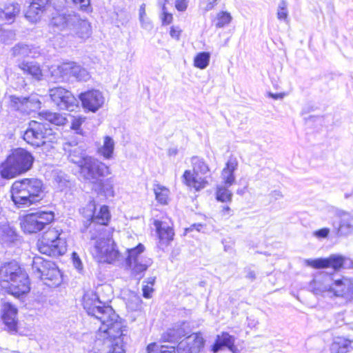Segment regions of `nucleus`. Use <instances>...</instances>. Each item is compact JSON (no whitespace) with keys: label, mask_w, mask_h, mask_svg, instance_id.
I'll return each mask as SVG.
<instances>
[{"label":"nucleus","mask_w":353,"mask_h":353,"mask_svg":"<svg viewBox=\"0 0 353 353\" xmlns=\"http://www.w3.org/2000/svg\"><path fill=\"white\" fill-rule=\"evenodd\" d=\"M83 308L89 315L99 319L100 326L97 338L103 341L104 345L110 353H124L125 339L127 336L123 334L122 325L118 321V316L113 309L101 301L96 292H86L83 297Z\"/></svg>","instance_id":"1"},{"label":"nucleus","mask_w":353,"mask_h":353,"mask_svg":"<svg viewBox=\"0 0 353 353\" xmlns=\"http://www.w3.org/2000/svg\"><path fill=\"white\" fill-rule=\"evenodd\" d=\"M310 289L317 296L342 298L353 301V278L342 276L334 279L326 274H319L310 283Z\"/></svg>","instance_id":"2"},{"label":"nucleus","mask_w":353,"mask_h":353,"mask_svg":"<svg viewBox=\"0 0 353 353\" xmlns=\"http://www.w3.org/2000/svg\"><path fill=\"white\" fill-rule=\"evenodd\" d=\"M44 197V185L37 178H24L15 181L11 187V198L17 208L35 204Z\"/></svg>","instance_id":"3"},{"label":"nucleus","mask_w":353,"mask_h":353,"mask_svg":"<svg viewBox=\"0 0 353 353\" xmlns=\"http://www.w3.org/2000/svg\"><path fill=\"white\" fill-rule=\"evenodd\" d=\"M2 291L19 297L30 291L28 277L16 262L0 268V292Z\"/></svg>","instance_id":"4"},{"label":"nucleus","mask_w":353,"mask_h":353,"mask_svg":"<svg viewBox=\"0 0 353 353\" xmlns=\"http://www.w3.org/2000/svg\"><path fill=\"white\" fill-rule=\"evenodd\" d=\"M135 241V238L132 236L127 237L125 242L126 251L124 265L132 277L140 281L152 264V260L143 254L145 251L144 245L141 243H136Z\"/></svg>","instance_id":"5"},{"label":"nucleus","mask_w":353,"mask_h":353,"mask_svg":"<svg viewBox=\"0 0 353 353\" xmlns=\"http://www.w3.org/2000/svg\"><path fill=\"white\" fill-rule=\"evenodd\" d=\"M34 157L27 150L18 148L9 156L2 165L1 176L4 179H12L31 169Z\"/></svg>","instance_id":"6"},{"label":"nucleus","mask_w":353,"mask_h":353,"mask_svg":"<svg viewBox=\"0 0 353 353\" xmlns=\"http://www.w3.org/2000/svg\"><path fill=\"white\" fill-rule=\"evenodd\" d=\"M190 162L192 171L186 170L183 174V180L187 186L199 191L209 184L207 178L202 176L209 172L210 169L208 163L199 157H192Z\"/></svg>","instance_id":"7"},{"label":"nucleus","mask_w":353,"mask_h":353,"mask_svg":"<svg viewBox=\"0 0 353 353\" xmlns=\"http://www.w3.org/2000/svg\"><path fill=\"white\" fill-rule=\"evenodd\" d=\"M57 134L49 127L48 123H41L35 121H31L29 126L24 132L23 138L33 147H40L47 142L56 141Z\"/></svg>","instance_id":"8"},{"label":"nucleus","mask_w":353,"mask_h":353,"mask_svg":"<svg viewBox=\"0 0 353 353\" xmlns=\"http://www.w3.org/2000/svg\"><path fill=\"white\" fill-rule=\"evenodd\" d=\"M32 270L35 276L43 280L50 287L58 286L62 281L59 268L56 265L40 256H35L32 261Z\"/></svg>","instance_id":"9"},{"label":"nucleus","mask_w":353,"mask_h":353,"mask_svg":"<svg viewBox=\"0 0 353 353\" xmlns=\"http://www.w3.org/2000/svg\"><path fill=\"white\" fill-rule=\"evenodd\" d=\"M59 230L55 228L49 229L39 240L37 247L39 251L48 256H59L65 252V243L60 237Z\"/></svg>","instance_id":"10"},{"label":"nucleus","mask_w":353,"mask_h":353,"mask_svg":"<svg viewBox=\"0 0 353 353\" xmlns=\"http://www.w3.org/2000/svg\"><path fill=\"white\" fill-rule=\"evenodd\" d=\"M53 219L54 213L52 212L37 211L22 216L20 219V225L25 233H37L42 230Z\"/></svg>","instance_id":"11"},{"label":"nucleus","mask_w":353,"mask_h":353,"mask_svg":"<svg viewBox=\"0 0 353 353\" xmlns=\"http://www.w3.org/2000/svg\"><path fill=\"white\" fill-rule=\"evenodd\" d=\"M114 240L109 236L101 234L96 241L93 255L101 263H112L120 256V253L116 248Z\"/></svg>","instance_id":"12"},{"label":"nucleus","mask_w":353,"mask_h":353,"mask_svg":"<svg viewBox=\"0 0 353 353\" xmlns=\"http://www.w3.org/2000/svg\"><path fill=\"white\" fill-rule=\"evenodd\" d=\"M81 176L92 183H96L100 177L111 174L110 169L99 159L90 157L80 168Z\"/></svg>","instance_id":"13"},{"label":"nucleus","mask_w":353,"mask_h":353,"mask_svg":"<svg viewBox=\"0 0 353 353\" xmlns=\"http://www.w3.org/2000/svg\"><path fill=\"white\" fill-rule=\"evenodd\" d=\"M49 95L54 103L61 110L73 111L78 107V101L73 94L62 87L50 89Z\"/></svg>","instance_id":"14"},{"label":"nucleus","mask_w":353,"mask_h":353,"mask_svg":"<svg viewBox=\"0 0 353 353\" xmlns=\"http://www.w3.org/2000/svg\"><path fill=\"white\" fill-rule=\"evenodd\" d=\"M9 99L10 107L23 114H30L41 108V101L36 95L31 94L27 97L10 95Z\"/></svg>","instance_id":"15"},{"label":"nucleus","mask_w":353,"mask_h":353,"mask_svg":"<svg viewBox=\"0 0 353 353\" xmlns=\"http://www.w3.org/2000/svg\"><path fill=\"white\" fill-rule=\"evenodd\" d=\"M72 21L69 28L70 34L68 36L77 38L80 42H84L90 38L92 32V26L86 19L75 13Z\"/></svg>","instance_id":"16"},{"label":"nucleus","mask_w":353,"mask_h":353,"mask_svg":"<svg viewBox=\"0 0 353 353\" xmlns=\"http://www.w3.org/2000/svg\"><path fill=\"white\" fill-rule=\"evenodd\" d=\"M347 261L350 260L341 255L332 254L327 258L307 259L305 263L316 269L332 268L334 270H339L344 266Z\"/></svg>","instance_id":"17"},{"label":"nucleus","mask_w":353,"mask_h":353,"mask_svg":"<svg viewBox=\"0 0 353 353\" xmlns=\"http://www.w3.org/2000/svg\"><path fill=\"white\" fill-rule=\"evenodd\" d=\"M79 98L84 109L96 112L101 108L104 102L105 97L99 90H90L79 94Z\"/></svg>","instance_id":"18"},{"label":"nucleus","mask_w":353,"mask_h":353,"mask_svg":"<svg viewBox=\"0 0 353 353\" xmlns=\"http://www.w3.org/2000/svg\"><path fill=\"white\" fill-rule=\"evenodd\" d=\"M52 0H31L25 17L32 23H36L41 20L48 5Z\"/></svg>","instance_id":"19"},{"label":"nucleus","mask_w":353,"mask_h":353,"mask_svg":"<svg viewBox=\"0 0 353 353\" xmlns=\"http://www.w3.org/2000/svg\"><path fill=\"white\" fill-rule=\"evenodd\" d=\"M2 319L8 329L14 331L17 327V309L8 302H4L1 307Z\"/></svg>","instance_id":"20"},{"label":"nucleus","mask_w":353,"mask_h":353,"mask_svg":"<svg viewBox=\"0 0 353 353\" xmlns=\"http://www.w3.org/2000/svg\"><path fill=\"white\" fill-rule=\"evenodd\" d=\"M239 162L236 158L230 157L221 171V178L226 186L232 185L236 181L234 172L237 170Z\"/></svg>","instance_id":"21"},{"label":"nucleus","mask_w":353,"mask_h":353,"mask_svg":"<svg viewBox=\"0 0 353 353\" xmlns=\"http://www.w3.org/2000/svg\"><path fill=\"white\" fill-rule=\"evenodd\" d=\"M188 325L185 322L176 323L162 335L163 341L176 342L188 334Z\"/></svg>","instance_id":"22"},{"label":"nucleus","mask_w":353,"mask_h":353,"mask_svg":"<svg viewBox=\"0 0 353 353\" xmlns=\"http://www.w3.org/2000/svg\"><path fill=\"white\" fill-rule=\"evenodd\" d=\"M88 208L91 212L89 216H91L92 222L103 225L108 223L110 217L108 206L103 205L99 211L97 212L95 201L92 200L89 202Z\"/></svg>","instance_id":"23"},{"label":"nucleus","mask_w":353,"mask_h":353,"mask_svg":"<svg viewBox=\"0 0 353 353\" xmlns=\"http://www.w3.org/2000/svg\"><path fill=\"white\" fill-rule=\"evenodd\" d=\"M235 338L229 333L223 332L216 336L215 342L212 345L211 350L213 353H217L223 347H228L230 351L234 352L236 349L234 346Z\"/></svg>","instance_id":"24"},{"label":"nucleus","mask_w":353,"mask_h":353,"mask_svg":"<svg viewBox=\"0 0 353 353\" xmlns=\"http://www.w3.org/2000/svg\"><path fill=\"white\" fill-rule=\"evenodd\" d=\"M74 14L75 12H70L54 16L49 23V28H55L59 31L66 29L69 30L70 24L73 22L72 20Z\"/></svg>","instance_id":"25"},{"label":"nucleus","mask_w":353,"mask_h":353,"mask_svg":"<svg viewBox=\"0 0 353 353\" xmlns=\"http://www.w3.org/2000/svg\"><path fill=\"white\" fill-rule=\"evenodd\" d=\"M154 225L156 228V231L159 238V240L163 243H168L173 239L174 233L172 228L165 221L155 220Z\"/></svg>","instance_id":"26"},{"label":"nucleus","mask_w":353,"mask_h":353,"mask_svg":"<svg viewBox=\"0 0 353 353\" xmlns=\"http://www.w3.org/2000/svg\"><path fill=\"white\" fill-rule=\"evenodd\" d=\"M115 142L110 136H105L103 142L99 143L97 153L105 159H111L114 156Z\"/></svg>","instance_id":"27"},{"label":"nucleus","mask_w":353,"mask_h":353,"mask_svg":"<svg viewBox=\"0 0 353 353\" xmlns=\"http://www.w3.org/2000/svg\"><path fill=\"white\" fill-rule=\"evenodd\" d=\"M337 231L339 236H347L353 232V215L343 213L341 216L340 223L338 227L333 224Z\"/></svg>","instance_id":"28"},{"label":"nucleus","mask_w":353,"mask_h":353,"mask_svg":"<svg viewBox=\"0 0 353 353\" xmlns=\"http://www.w3.org/2000/svg\"><path fill=\"white\" fill-rule=\"evenodd\" d=\"M331 353H347L353 350V340L338 337L331 345Z\"/></svg>","instance_id":"29"},{"label":"nucleus","mask_w":353,"mask_h":353,"mask_svg":"<svg viewBox=\"0 0 353 353\" xmlns=\"http://www.w3.org/2000/svg\"><path fill=\"white\" fill-rule=\"evenodd\" d=\"M19 68L24 73L30 74L34 79L41 81L43 79L42 70L37 63L34 62H23Z\"/></svg>","instance_id":"30"},{"label":"nucleus","mask_w":353,"mask_h":353,"mask_svg":"<svg viewBox=\"0 0 353 353\" xmlns=\"http://www.w3.org/2000/svg\"><path fill=\"white\" fill-rule=\"evenodd\" d=\"M65 150H67V148L65 146ZM69 152V160L74 164H77L79 168H81L84 162L85 161V159L90 157V156H88L84 150L79 147L74 146L72 149H68Z\"/></svg>","instance_id":"31"},{"label":"nucleus","mask_w":353,"mask_h":353,"mask_svg":"<svg viewBox=\"0 0 353 353\" xmlns=\"http://www.w3.org/2000/svg\"><path fill=\"white\" fill-rule=\"evenodd\" d=\"M21 10L20 6L17 3H8L2 8L5 21L8 23H12L15 17L19 14Z\"/></svg>","instance_id":"32"},{"label":"nucleus","mask_w":353,"mask_h":353,"mask_svg":"<svg viewBox=\"0 0 353 353\" xmlns=\"http://www.w3.org/2000/svg\"><path fill=\"white\" fill-rule=\"evenodd\" d=\"M153 190L158 203L162 205L168 204L170 196V190L168 188L157 183L154 185Z\"/></svg>","instance_id":"33"},{"label":"nucleus","mask_w":353,"mask_h":353,"mask_svg":"<svg viewBox=\"0 0 353 353\" xmlns=\"http://www.w3.org/2000/svg\"><path fill=\"white\" fill-rule=\"evenodd\" d=\"M0 238L3 242H12L16 238L15 230L8 223L0 225Z\"/></svg>","instance_id":"34"},{"label":"nucleus","mask_w":353,"mask_h":353,"mask_svg":"<svg viewBox=\"0 0 353 353\" xmlns=\"http://www.w3.org/2000/svg\"><path fill=\"white\" fill-rule=\"evenodd\" d=\"M230 186L225 184L219 185L216 188V199L221 202L230 203L232 199V193L228 189Z\"/></svg>","instance_id":"35"},{"label":"nucleus","mask_w":353,"mask_h":353,"mask_svg":"<svg viewBox=\"0 0 353 353\" xmlns=\"http://www.w3.org/2000/svg\"><path fill=\"white\" fill-rule=\"evenodd\" d=\"M35 52H33V49L29 46L23 43H19L16 45L12 48V54L14 57H34Z\"/></svg>","instance_id":"36"},{"label":"nucleus","mask_w":353,"mask_h":353,"mask_svg":"<svg viewBox=\"0 0 353 353\" xmlns=\"http://www.w3.org/2000/svg\"><path fill=\"white\" fill-rule=\"evenodd\" d=\"M190 347L197 346L198 353L201 350L204 346L205 341L200 333H194L187 336L184 340Z\"/></svg>","instance_id":"37"},{"label":"nucleus","mask_w":353,"mask_h":353,"mask_svg":"<svg viewBox=\"0 0 353 353\" xmlns=\"http://www.w3.org/2000/svg\"><path fill=\"white\" fill-rule=\"evenodd\" d=\"M147 353H176L174 346L159 345L157 343H150L146 347Z\"/></svg>","instance_id":"38"},{"label":"nucleus","mask_w":353,"mask_h":353,"mask_svg":"<svg viewBox=\"0 0 353 353\" xmlns=\"http://www.w3.org/2000/svg\"><path fill=\"white\" fill-rule=\"evenodd\" d=\"M126 305L131 310L137 311L141 308L142 300L139 294L130 292Z\"/></svg>","instance_id":"39"},{"label":"nucleus","mask_w":353,"mask_h":353,"mask_svg":"<svg viewBox=\"0 0 353 353\" xmlns=\"http://www.w3.org/2000/svg\"><path fill=\"white\" fill-rule=\"evenodd\" d=\"M210 54L203 52L196 54L194 59V65L196 68L203 70L206 68L210 63Z\"/></svg>","instance_id":"40"},{"label":"nucleus","mask_w":353,"mask_h":353,"mask_svg":"<svg viewBox=\"0 0 353 353\" xmlns=\"http://www.w3.org/2000/svg\"><path fill=\"white\" fill-rule=\"evenodd\" d=\"M43 114L48 121L56 125H63L66 122V118L62 114L46 112Z\"/></svg>","instance_id":"41"},{"label":"nucleus","mask_w":353,"mask_h":353,"mask_svg":"<svg viewBox=\"0 0 353 353\" xmlns=\"http://www.w3.org/2000/svg\"><path fill=\"white\" fill-rule=\"evenodd\" d=\"M100 186L101 192L106 196H114V183L112 178H108L105 181H101Z\"/></svg>","instance_id":"42"},{"label":"nucleus","mask_w":353,"mask_h":353,"mask_svg":"<svg viewBox=\"0 0 353 353\" xmlns=\"http://www.w3.org/2000/svg\"><path fill=\"white\" fill-rule=\"evenodd\" d=\"M76 63L74 62L63 63L61 64L63 80L68 81L72 77Z\"/></svg>","instance_id":"43"},{"label":"nucleus","mask_w":353,"mask_h":353,"mask_svg":"<svg viewBox=\"0 0 353 353\" xmlns=\"http://www.w3.org/2000/svg\"><path fill=\"white\" fill-rule=\"evenodd\" d=\"M72 77L78 81H86L90 79V74L85 68H83L80 65L76 64Z\"/></svg>","instance_id":"44"},{"label":"nucleus","mask_w":353,"mask_h":353,"mask_svg":"<svg viewBox=\"0 0 353 353\" xmlns=\"http://www.w3.org/2000/svg\"><path fill=\"white\" fill-rule=\"evenodd\" d=\"M216 19L217 23L216 26L218 28H222L230 23L232 20V16L229 12L223 11L217 14Z\"/></svg>","instance_id":"45"},{"label":"nucleus","mask_w":353,"mask_h":353,"mask_svg":"<svg viewBox=\"0 0 353 353\" xmlns=\"http://www.w3.org/2000/svg\"><path fill=\"white\" fill-rule=\"evenodd\" d=\"M277 18L279 20L287 21L288 16V3L285 1H281L277 9Z\"/></svg>","instance_id":"46"},{"label":"nucleus","mask_w":353,"mask_h":353,"mask_svg":"<svg viewBox=\"0 0 353 353\" xmlns=\"http://www.w3.org/2000/svg\"><path fill=\"white\" fill-rule=\"evenodd\" d=\"M139 21L141 23V26L143 28L148 29L151 27V23L150 20L146 17L145 3L141 4L139 8Z\"/></svg>","instance_id":"47"},{"label":"nucleus","mask_w":353,"mask_h":353,"mask_svg":"<svg viewBox=\"0 0 353 353\" xmlns=\"http://www.w3.org/2000/svg\"><path fill=\"white\" fill-rule=\"evenodd\" d=\"M178 353H198L197 346L190 347L183 340L181 341L177 347Z\"/></svg>","instance_id":"48"},{"label":"nucleus","mask_w":353,"mask_h":353,"mask_svg":"<svg viewBox=\"0 0 353 353\" xmlns=\"http://www.w3.org/2000/svg\"><path fill=\"white\" fill-rule=\"evenodd\" d=\"M51 76L56 81H63V73L61 70V65H52L50 68Z\"/></svg>","instance_id":"49"},{"label":"nucleus","mask_w":353,"mask_h":353,"mask_svg":"<svg viewBox=\"0 0 353 353\" xmlns=\"http://www.w3.org/2000/svg\"><path fill=\"white\" fill-rule=\"evenodd\" d=\"M56 182L58 183V188L62 191L68 187L70 181L63 176H57L55 178Z\"/></svg>","instance_id":"50"},{"label":"nucleus","mask_w":353,"mask_h":353,"mask_svg":"<svg viewBox=\"0 0 353 353\" xmlns=\"http://www.w3.org/2000/svg\"><path fill=\"white\" fill-rule=\"evenodd\" d=\"M85 119V117L81 116L74 117L71 125L72 129L77 130L78 132V130L80 129L81 125L84 122Z\"/></svg>","instance_id":"51"},{"label":"nucleus","mask_w":353,"mask_h":353,"mask_svg":"<svg viewBox=\"0 0 353 353\" xmlns=\"http://www.w3.org/2000/svg\"><path fill=\"white\" fill-rule=\"evenodd\" d=\"M330 229L327 228H323L320 230H316L313 232V236L318 239L327 238L330 234Z\"/></svg>","instance_id":"52"},{"label":"nucleus","mask_w":353,"mask_h":353,"mask_svg":"<svg viewBox=\"0 0 353 353\" xmlns=\"http://www.w3.org/2000/svg\"><path fill=\"white\" fill-rule=\"evenodd\" d=\"M72 260L73 265L76 269L79 271L83 270V263L79 255L76 252H73L72 254Z\"/></svg>","instance_id":"53"},{"label":"nucleus","mask_w":353,"mask_h":353,"mask_svg":"<svg viewBox=\"0 0 353 353\" xmlns=\"http://www.w3.org/2000/svg\"><path fill=\"white\" fill-rule=\"evenodd\" d=\"M68 2H72L74 4L79 6L81 10H86L90 5V0H65Z\"/></svg>","instance_id":"54"},{"label":"nucleus","mask_w":353,"mask_h":353,"mask_svg":"<svg viewBox=\"0 0 353 353\" xmlns=\"http://www.w3.org/2000/svg\"><path fill=\"white\" fill-rule=\"evenodd\" d=\"M143 296L146 299H150L152 296V293L153 292V288L148 285H143Z\"/></svg>","instance_id":"55"},{"label":"nucleus","mask_w":353,"mask_h":353,"mask_svg":"<svg viewBox=\"0 0 353 353\" xmlns=\"http://www.w3.org/2000/svg\"><path fill=\"white\" fill-rule=\"evenodd\" d=\"M181 30L179 27L172 26L170 28V36L176 39H179L181 35Z\"/></svg>","instance_id":"56"},{"label":"nucleus","mask_w":353,"mask_h":353,"mask_svg":"<svg viewBox=\"0 0 353 353\" xmlns=\"http://www.w3.org/2000/svg\"><path fill=\"white\" fill-rule=\"evenodd\" d=\"M175 7L179 11H184L187 8L186 0H176Z\"/></svg>","instance_id":"57"},{"label":"nucleus","mask_w":353,"mask_h":353,"mask_svg":"<svg viewBox=\"0 0 353 353\" xmlns=\"http://www.w3.org/2000/svg\"><path fill=\"white\" fill-rule=\"evenodd\" d=\"M163 17H162L163 22L166 24L170 23L172 20V15L165 11V7L163 8Z\"/></svg>","instance_id":"58"},{"label":"nucleus","mask_w":353,"mask_h":353,"mask_svg":"<svg viewBox=\"0 0 353 353\" xmlns=\"http://www.w3.org/2000/svg\"><path fill=\"white\" fill-rule=\"evenodd\" d=\"M270 197L274 200H279L283 198V195L280 190H274L270 194Z\"/></svg>","instance_id":"59"},{"label":"nucleus","mask_w":353,"mask_h":353,"mask_svg":"<svg viewBox=\"0 0 353 353\" xmlns=\"http://www.w3.org/2000/svg\"><path fill=\"white\" fill-rule=\"evenodd\" d=\"M14 36V34L11 31H5L0 28V37L2 40L6 41V37H12Z\"/></svg>","instance_id":"60"},{"label":"nucleus","mask_w":353,"mask_h":353,"mask_svg":"<svg viewBox=\"0 0 353 353\" xmlns=\"http://www.w3.org/2000/svg\"><path fill=\"white\" fill-rule=\"evenodd\" d=\"M268 95H269V97H270L271 98H272L274 99H281L284 97L285 94L284 93L274 94V93L270 92L268 94Z\"/></svg>","instance_id":"61"},{"label":"nucleus","mask_w":353,"mask_h":353,"mask_svg":"<svg viewBox=\"0 0 353 353\" xmlns=\"http://www.w3.org/2000/svg\"><path fill=\"white\" fill-rule=\"evenodd\" d=\"M178 154V150L176 148H172L168 149V155L170 157H174Z\"/></svg>","instance_id":"62"},{"label":"nucleus","mask_w":353,"mask_h":353,"mask_svg":"<svg viewBox=\"0 0 353 353\" xmlns=\"http://www.w3.org/2000/svg\"><path fill=\"white\" fill-rule=\"evenodd\" d=\"M246 277L251 280L255 279L256 276L254 272L252 270L249 271L246 275Z\"/></svg>","instance_id":"63"},{"label":"nucleus","mask_w":353,"mask_h":353,"mask_svg":"<svg viewBox=\"0 0 353 353\" xmlns=\"http://www.w3.org/2000/svg\"><path fill=\"white\" fill-rule=\"evenodd\" d=\"M230 208L228 206L224 207L222 212L223 215H229L230 213Z\"/></svg>","instance_id":"64"}]
</instances>
